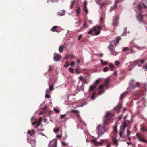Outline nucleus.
I'll list each match as a JSON object with an SVG mask.
<instances>
[{
	"label": "nucleus",
	"instance_id": "6e6d98bb",
	"mask_svg": "<svg viewBox=\"0 0 147 147\" xmlns=\"http://www.w3.org/2000/svg\"><path fill=\"white\" fill-rule=\"evenodd\" d=\"M136 136L139 139H140V136L139 135L138 133H137L136 134Z\"/></svg>",
	"mask_w": 147,
	"mask_h": 147
},
{
	"label": "nucleus",
	"instance_id": "5701e85b",
	"mask_svg": "<svg viewBox=\"0 0 147 147\" xmlns=\"http://www.w3.org/2000/svg\"><path fill=\"white\" fill-rule=\"evenodd\" d=\"M113 142L114 145H115L116 146H118V142L117 141V140L115 139H113Z\"/></svg>",
	"mask_w": 147,
	"mask_h": 147
},
{
	"label": "nucleus",
	"instance_id": "de8ad7c7",
	"mask_svg": "<svg viewBox=\"0 0 147 147\" xmlns=\"http://www.w3.org/2000/svg\"><path fill=\"white\" fill-rule=\"evenodd\" d=\"M54 110L55 112H56L57 113H59V110L57 109L54 108Z\"/></svg>",
	"mask_w": 147,
	"mask_h": 147
},
{
	"label": "nucleus",
	"instance_id": "f8f14e48",
	"mask_svg": "<svg viewBox=\"0 0 147 147\" xmlns=\"http://www.w3.org/2000/svg\"><path fill=\"white\" fill-rule=\"evenodd\" d=\"M121 107V105H118L117 107L115 108V110L116 111L119 113L120 112V109Z\"/></svg>",
	"mask_w": 147,
	"mask_h": 147
},
{
	"label": "nucleus",
	"instance_id": "1a4fd4ad",
	"mask_svg": "<svg viewBox=\"0 0 147 147\" xmlns=\"http://www.w3.org/2000/svg\"><path fill=\"white\" fill-rule=\"evenodd\" d=\"M61 56L57 53L54 54V60L55 61H58L61 59Z\"/></svg>",
	"mask_w": 147,
	"mask_h": 147
},
{
	"label": "nucleus",
	"instance_id": "e2e57ef3",
	"mask_svg": "<svg viewBox=\"0 0 147 147\" xmlns=\"http://www.w3.org/2000/svg\"><path fill=\"white\" fill-rule=\"evenodd\" d=\"M121 0H117L115 3H116V4L117 5V3H119L120 2H121Z\"/></svg>",
	"mask_w": 147,
	"mask_h": 147
},
{
	"label": "nucleus",
	"instance_id": "5fc2aeb1",
	"mask_svg": "<svg viewBox=\"0 0 147 147\" xmlns=\"http://www.w3.org/2000/svg\"><path fill=\"white\" fill-rule=\"evenodd\" d=\"M66 115V114H65L64 115H62L61 116V118H63L65 117Z\"/></svg>",
	"mask_w": 147,
	"mask_h": 147
},
{
	"label": "nucleus",
	"instance_id": "49530a36",
	"mask_svg": "<svg viewBox=\"0 0 147 147\" xmlns=\"http://www.w3.org/2000/svg\"><path fill=\"white\" fill-rule=\"evenodd\" d=\"M62 142V144L64 146H67V143L64 142Z\"/></svg>",
	"mask_w": 147,
	"mask_h": 147
},
{
	"label": "nucleus",
	"instance_id": "473e14b6",
	"mask_svg": "<svg viewBox=\"0 0 147 147\" xmlns=\"http://www.w3.org/2000/svg\"><path fill=\"white\" fill-rule=\"evenodd\" d=\"M137 8L139 10H141L142 9V7L141 4H139L137 5Z\"/></svg>",
	"mask_w": 147,
	"mask_h": 147
},
{
	"label": "nucleus",
	"instance_id": "393cba45",
	"mask_svg": "<svg viewBox=\"0 0 147 147\" xmlns=\"http://www.w3.org/2000/svg\"><path fill=\"white\" fill-rule=\"evenodd\" d=\"M124 133V132L123 133V130H122V131H120V133H119V136L121 138H125V136L124 135H123V134Z\"/></svg>",
	"mask_w": 147,
	"mask_h": 147
},
{
	"label": "nucleus",
	"instance_id": "9b49d317",
	"mask_svg": "<svg viewBox=\"0 0 147 147\" xmlns=\"http://www.w3.org/2000/svg\"><path fill=\"white\" fill-rule=\"evenodd\" d=\"M34 133V130L28 131L27 133L28 135V137L29 136H33Z\"/></svg>",
	"mask_w": 147,
	"mask_h": 147
},
{
	"label": "nucleus",
	"instance_id": "774afa93",
	"mask_svg": "<svg viewBox=\"0 0 147 147\" xmlns=\"http://www.w3.org/2000/svg\"><path fill=\"white\" fill-rule=\"evenodd\" d=\"M49 89H47L46 91V93L47 94H48L50 92Z\"/></svg>",
	"mask_w": 147,
	"mask_h": 147
},
{
	"label": "nucleus",
	"instance_id": "bf43d9fd",
	"mask_svg": "<svg viewBox=\"0 0 147 147\" xmlns=\"http://www.w3.org/2000/svg\"><path fill=\"white\" fill-rule=\"evenodd\" d=\"M45 97L46 98H50V96L48 94H46L45 95Z\"/></svg>",
	"mask_w": 147,
	"mask_h": 147
},
{
	"label": "nucleus",
	"instance_id": "c03bdc74",
	"mask_svg": "<svg viewBox=\"0 0 147 147\" xmlns=\"http://www.w3.org/2000/svg\"><path fill=\"white\" fill-rule=\"evenodd\" d=\"M84 9L85 11V12L86 13V14L88 13V9H87V8L86 7H84Z\"/></svg>",
	"mask_w": 147,
	"mask_h": 147
},
{
	"label": "nucleus",
	"instance_id": "58836bf2",
	"mask_svg": "<svg viewBox=\"0 0 147 147\" xmlns=\"http://www.w3.org/2000/svg\"><path fill=\"white\" fill-rule=\"evenodd\" d=\"M139 140L140 141L147 143V140H145L144 138H140V139H139Z\"/></svg>",
	"mask_w": 147,
	"mask_h": 147
},
{
	"label": "nucleus",
	"instance_id": "864d4df0",
	"mask_svg": "<svg viewBox=\"0 0 147 147\" xmlns=\"http://www.w3.org/2000/svg\"><path fill=\"white\" fill-rule=\"evenodd\" d=\"M129 50V49L127 47H124L123 48V50L124 51H125L127 50Z\"/></svg>",
	"mask_w": 147,
	"mask_h": 147
},
{
	"label": "nucleus",
	"instance_id": "bb28decb",
	"mask_svg": "<svg viewBox=\"0 0 147 147\" xmlns=\"http://www.w3.org/2000/svg\"><path fill=\"white\" fill-rule=\"evenodd\" d=\"M77 13L78 14V16H79V14L80 13V7H78L76 10Z\"/></svg>",
	"mask_w": 147,
	"mask_h": 147
},
{
	"label": "nucleus",
	"instance_id": "c756f323",
	"mask_svg": "<svg viewBox=\"0 0 147 147\" xmlns=\"http://www.w3.org/2000/svg\"><path fill=\"white\" fill-rule=\"evenodd\" d=\"M147 129L145 127L142 126V127L141 128V131H147Z\"/></svg>",
	"mask_w": 147,
	"mask_h": 147
},
{
	"label": "nucleus",
	"instance_id": "603ef678",
	"mask_svg": "<svg viewBox=\"0 0 147 147\" xmlns=\"http://www.w3.org/2000/svg\"><path fill=\"white\" fill-rule=\"evenodd\" d=\"M130 134V132L129 129H127V136H129Z\"/></svg>",
	"mask_w": 147,
	"mask_h": 147
},
{
	"label": "nucleus",
	"instance_id": "e433bc0d",
	"mask_svg": "<svg viewBox=\"0 0 147 147\" xmlns=\"http://www.w3.org/2000/svg\"><path fill=\"white\" fill-rule=\"evenodd\" d=\"M68 69L69 72H71L72 74L74 73V69H73L71 68H69Z\"/></svg>",
	"mask_w": 147,
	"mask_h": 147
},
{
	"label": "nucleus",
	"instance_id": "a878e982",
	"mask_svg": "<svg viewBox=\"0 0 147 147\" xmlns=\"http://www.w3.org/2000/svg\"><path fill=\"white\" fill-rule=\"evenodd\" d=\"M142 68L144 69V71H147V64H146L142 67Z\"/></svg>",
	"mask_w": 147,
	"mask_h": 147
},
{
	"label": "nucleus",
	"instance_id": "2eb2a0df",
	"mask_svg": "<svg viewBox=\"0 0 147 147\" xmlns=\"http://www.w3.org/2000/svg\"><path fill=\"white\" fill-rule=\"evenodd\" d=\"M58 26H55L53 27L51 29V30L53 32H59V31L56 30V29L58 28Z\"/></svg>",
	"mask_w": 147,
	"mask_h": 147
},
{
	"label": "nucleus",
	"instance_id": "72a5a7b5",
	"mask_svg": "<svg viewBox=\"0 0 147 147\" xmlns=\"http://www.w3.org/2000/svg\"><path fill=\"white\" fill-rule=\"evenodd\" d=\"M108 48L110 51H111L112 50L114 49L113 46L112 45H110L109 47Z\"/></svg>",
	"mask_w": 147,
	"mask_h": 147
},
{
	"label": "nucleus",
	"instance_id": "c9c22d12",
	"mask_svg": "<svg viewBox=\"0 0 147 147\" xmlns=\"http://www.w3.org/2000/svg\"><path fill=\"white\" fill-rule=\"evenodd\" d=\"M69 65V64L68 62V61H66L64 65V66L65 67H67Z\"/></svg>",
	"mask_w": 147,
	"mask_h": 147
},
{
	"label": "nucleus",
	"instance_id": "9d476101",
	"mask_svg": "<svg viewBox=\"0 0 147 147\" xmlns=\"http://www.w3.org/2000/svg\"><path fill=\"white\" fill-rule=\"evenodd\" d=\"M119 19V16L116 17L115 19L113 21V24L114 26H116L118 23V20Z\"/></svg>",
	"mask_w": 147,
	"mask_h": 147
},
{
	"label": "nucleus",
	"instance_id": "09e8293b",
	"mask_svg": "<svg viewBox=\"0 0 147 147\" xmlns=\"http://www.w3.org/2000/svg\"><path fill=\"white\" fill-rule=\"evenodd\" d=\"M30 140H29V138H28L27 139L28 142L30 143V144H31L32 142H34V141L33 140V139L30 142Z\"/></svg>",
	"mask_w": 147,
	"mask_h": 147
},
{
	"label": "nucleus",
	"instance_id": "4be33fe9",
	"mask_svg": "<svg viewBox=\"0 0 147 147\" xmlns=\"http://www.w3.org/2000/svg\"><path fill=\"white\" fill-rule=\"evenodd\" d=\"M64 48V47L63 46H60L59 49V51L61 53H62Z\"/></svg>",
	"mask_w": 147,
	"mask_h": 147
},
{
	"label": "nucleus",
	"instance_id": "423d86ee",
	"mask_svg": "<svg viewBox=\"0 0 147 147\" xmlns=\"http://www.w3.org/2000/svg\"><path fill=\"white\" fill-rule=\"evenodd\" d=\"M57 141L56 140H53L50 141L48 147H57Z\"/></svg>",
	"mask_w": 147,
	"mask_h": 147
},
{
	"label": "nucleus",
	"instance_id": "2f4dec72",
	"mask_svg": "<svg viewBox=\"0 0 147 147\" xmlns=\"http://www.w3.org/2000/svg\"><path fill=\"white\" fill-rule=\"evenodd\" d=\"M102 64L104 65H106L107 63V61H105V62H103V60L102 59L100 60Z\"/></svg>",
	"mask_w": 147,
	"mask_h": 147
},
{
	"label": "nucleus",
	"instance_id": "ea45409f",
	"mask_svg": "<svg viewBox=\"0 0 147 147\" xmlns=\"http://www.w3.org/2000/svg\"><path fill=\"white\" fill-rule=\"evenodd\" d=\"M53 68L52 66L50 65L49 66V69H48V71H50L53 70Z\"/></svg>",
	"mask_w": 147,
	"mask_h": 147
},
{
	"label": "nucleus",
	"instance_id": "7ed1b4c3",
	"mask_svg": "<svg viewBox=\"0 0 147 147\" xmlns=\"http://www.w3.org/2000/svg\"><path fill=\"white\" fill-rule=\"evenodd\" d=\"M97 128L98 131L99 133L101 135L103 134L104 133L107 131L104 125H97Z\"/></svg>",
	"mask_w": 147,
	"mask_h": 147
},
{
	"label": "nucleus",
	"instance_id": "412c9836",
	"mask_svg": "<svg viewBox=\"0 0 147 147\" xmlns=\"http://www.w3.org/2000/svg\"><path fill=\"white\" fill-rule=\"evenodd\" d=\"M49 89L50 90L52 91L53 89V87L54 86V84H52L51 85H50L49 83Z\"/></svg>",
	"mask_w": 147,
	"mask_h": 147
},
{
	"label": "nucleus",
	"instance_id": "cd10ccee",
	"mask_svg": "<svg viewBox=\"0 0 147 147\" xmlns=\"http://www.w3.org/2000/svg\"><path fill=\"white\" fill-rule=\"evenodd\" d=\"M75 2V0L73 1H71V4L70 6V8L71 9H72L73 8V6L74 5V4Z\"/></svg>",
	"mask_w": 147,
	"mask_h": 147
},
{
	"label": "nucleus",
	"instance_id": "0e129e2a",
	"mask_svg": "<svg viewBox=\"0 0 147 147\" xmlns=\"http://www.w3.org/2000/svg\"><path fill=\"white\" fill-rule=\"evenodd\" d=\"M36 125L35 126V127L36 128L38 127V126H39L40 125V124H39V123H36Z\"/></svg>",
	"mask_w": 147,
	"mask_h": 147
},
{
	"label": "nucleus",
	"instance_id": "7c9ffc66",
	"mask_svg": "<svg viewBox=\"0 0 147 147\" xmlns=\"http://www.w3.org/2000/svg\"><path fill=\"white\" fill-rule=\"evenodd\" d=\"M60 129L59 128H57L55 129H54L53 131L56 133H57V132L59 131Z\"/></svg>",
	"mask_w": 147,
	"mask_h": 147
},
{
	"label": "nucleus",
	"instance_id": "6ab92c4d",
	"mask_svg": "<svg viewBox=\"0 0 147 147\" xmlns=\"http://www.w3.org/2000/svg\"><path fill=\"white\" fill-rule=\"evenodd\" d=\"M87 27V25H86V22H84V24L83 26V27L82 28H81L80 30H79V31H80L86 28Z\"/></svg>",
	"mask_w": 147,
	"mask_h": 147
},
{
	"label": "nucleus",
	"instance_id": "dca6fc26",
	"mask_svg": "<svg viewBox=\"0 0 147 147\" xmlns=\"http://www.w3.org/2000/svg\"><path fill=\"white\" fill-rule=\"evenodd\" d=\"M143 18V15L141 14H139L137 16V19L140 22L142 21Z\"/></svg>",
	"mask_w": 147,
	"mask_h": 147
},
{
	"label": "nucleus",
	"instance_id": "3c124183",
	"mask_svg": "<svg viewBox=\"0 0 147 147\" xmlns=\"http://www.w3.org/2000/svg\"><path fill=\"white\" fill-rule=\"evenodd\" d=\"M110 51V52L112 54H113L115 52V51L114 49H113L111 51Z\"/></svg>",
	"mask_w": 147,
	"mask_h": 147
},
{
	"label": "nucleus",
	"instance_id": "c85d7f7f",
	"mask_svg": "<svg viewBox=\"0 0 147 147\" xmlns=\"http://www.w3.org/2000/svg\"><path fill=\"white\" fill-rule=\"evenodd\" d=\"M41 121H42V118L41 117H40L39 118L38 120L36 121V122L37 123H39V124H40Z\"/></svg>",
	"mask_w": 147,
	"mask_h": 147
},
{
	"label": "nucleus",
	"instance_id": "8fccbe9b",
	"mask_svg": "<svg viewBox=\"0 0 147 147\" xmlns=\"http://www.w3.org/2000/svg\"><path fill=\"white\" fill-rule=\"evenodd\" d=\"M140 62L141 63L143 64L144 63L145 61L143 59H142L140 60Z\"/></svg>",
	"mask_w": 147,
	"mask_h": 147
},
{
	"label": "nucleus",
	"instance_id": "f3484780",
	"mask_svg": "<svg viewBox=\"0 0 147 147\" xmlns=\"http://www.w3.org/2000/svg\"><path fill=\"white\" fill-rule=\"evenodd\" d=\"M128 94V92H124L123 94H122L120 96V99L122 100L123 98H124L125 96L127 95Z\"/></svg>",
	"mask_w": 147,
	"mask_h": 147
},
{
	"label": "nucleus",
	"instance_id": "4468645a",
	"mask_svg": "<svg viewBox=\"0 0 147 147\" xmlns=\"http://www.w3.org/2000/svg\"><path fill=\"white\" fill-rule=\"evenodd\" d=\"M121 39L120 37H118V38L116 39V41L114 40L112 41L111 42V44H115V43H116V44L118 43L119 41Z\"/></svg>",
	"mask_w": 147,
	"mask_h": 147
},
{
	"label": "nucleus",
	"instance_id": "aec40b11",
	"mask_svg": "<svg viewBox=\"0 0 147 147\" xmlns=\"http://www.w3.org/2000/svg\"><path fill=\"white\" fill-rule=\"evenodd\" d=\"M117 6V5L116 4V3H115L114 6L111 7L110 10L111 11L115 9L116 8Z\"/></svg>",
	"mask_w": 147,
	"mask_h": 147
},
{
	"label": "nucleus",
	"instance_id": "ddd939ff",
	"mask_svg": "<svg viewBox=\"0 0 147 147\" xmlns=\"http://www.w3.org/2000/svg\"><path fill=\"white\" fill-rule=\"evenodd\" d=\"M127 123L125 122L124 123L123 125L121 126V129L123 130V133L124 132L126 127L127 126Z\"/></svg>",
	"mask_w": 147,
	"mask_h": 147
},
{
	"label": "nucleus",
	"instance_id": "6e6552de",
	"mask_svg": "<svg viewBox=\"0 0 147 147\" xmlns=\"http://www.w3.org/2000/svg\"><path fill=\"white\" fill-rule=\"evenodd\" d=\"M79 79L84 84H87L88 82L87 81L86 79L85 78H83L80 75V76L79 77Z\"/></svg>",
	"mask_w": 147,
	"mask_h": 147
},
{
	"label": "nucleus",
	"instance_id": "79ce46f5",
	"mask_svg": "<svg viewBox=\"0 0 147 147\" xmlns=\"http://www.w3.org/2000/svg\"><path fill=\"white\" fill-rule=\"evenodd\" d=\"M100 22L102 23V24H103V23L104 22V21H103V17H101L100 18Z\"/></svg>",
	"mask_w": 147,
	"mask_h": 147
},
{
	"label": "nucleus",
	"instance_id": "a19ab883",
	"mask_svg": "<svg viewBox=\"0 0 147 147\" xmlns=\"http://www.w3.org/2000/svg\"><path fill=\"white\" fill-rule=\"evenodd\" d=\"M87 4V2L86 1H84V2L83 3V5L84 6V7H86Z\"/></svg>",
	"mask_w": 147,
	"mask_h": 147
},
{
	"label": "nucleus",
	"instance_id": "f257e3e1",
	"mask_svg": "<svg viewBox=\"0 0 147 147\" xmlns=\"http://www.w3.org/2000/svg\"><path fill=\"white\" fill-rule=\"evenodd\" d=\"M114 116V115L113 113L110 112H107L104 117V125H107L110 122H112L113 121L112 117Z\"/></svg>",
	"mask_w": 147,
	"mask_h": 147
},
{
	"label": "nucleus",
	"instance_id": "4c0bfd02",
	"mask_svg": "<svg viewBox=\"0 0 147 147\" xmlns=\"http://www.w3.org/2000/svg\"><path fill=\"white\" fill-rule=\"evenodd\" d=\"M110 80L109 79H106L105 81V84L106 85H107L109 82Z\"/></svg>",
	"mask_w": 147,
	"mask_h": 147
},
{
	"label": "nucleus",
	"instance_id": "680f3d73",
	"mask_svg": "<svg viewBox=\"0 0 147 147\" xmlns=\"http://www.w3.org/2000/svg\"><path fill=\"white\" fill-rule=\"evenodd\" d=\"M82 36V35H80L79 36V37L78 38V40L79 41L80 40V39L81 38Z\"/></svg>",
	"mask_w": 147,
	"mask_h": 147
},
{
	"label": "nucleus",
	"instance_id": "4d7b16f0",
	"mask_svg": "<svg viewBox=\"0 0 147 147\" xmlns=\"http://www.w3.org/2000/svg\"><path fill=\"white\" fill-rule=\"evenodd\" d=\"M104 85L103 84L101 85H100L99 87V89H101L102 88L104 87Z\"/></svg>",
	"mask_w": 147,
	"mask_h": 147
},
{
	"label": "nucleus",
	"instance_id": "20e7f679",
	"mask_svg": "<svg viewBox=\"0 0 147 147\" xmlns=\"http://www.w3.org/2000/svg\"><path fill=\"white\" fill-rule=\"evenodd\" d=\"M100 81V79H97L96 80L93 85L90 86L89 90V92L90 94V93L91 92L93 91L96 88L97 85L99 84Z\"/></svg>",
	"mask_w": 147,
	"mask_h": 147
},
{
	"label": "nucleus",
	"instance_id": "39448f33",
	"mask_svg": "<svg viewBox=\"0 0 147 147\" xmlns=\"http://www.w3.org/2000/svg\"><path fill=\"white\" fill-rule=\"evenodd\" d=\"M131 87L134 89L136 87H138L140 86V84L138 82H135L133 80H131L129 83Z\"/></svg>",
	"mask_w": 147,
	"mask_h": 147
},
{
	"label": "nucleus",
	"instance_id": "a211bd4d",
	"mask_svg": "<svg viewBox=\"0 0 147 147\" xmlns=\"http://www.w3.org/2000/svg\"><path fill=\"white\" fill-rule=\"evenodd\" d=\"M109 67L111 71L113 70L115 68L114 65L112 63H111L109 64Z\"/></svg>",
	"mask_w": 147,
	"mask_h": 147
},
{
	"label": "nucleus",
	"instance_id": "052dcab7",
	"mask_svg": "<svg viewBox=\"0 0 147 147\" xmlns=\"http://www.w3.org/2000/svg\"><path fill=\"white\" fill-rule=\"evenodd\" d=\"M104 92V90H102V91H100L98 93V95H100V94H101L103 93Z\"/></svg>",
	"mask_w": 147,
	"mask_h": 147
},
{
	"label": "nucleus",
	"instance_id": "f03ea898",
	"mask_svg": "<svg viewBox=\"0 0 147 147\" xmlns=\"http://www.w3.org/2000/svg\"><path fill=\"white\" fill-rule=\"evenodd\" d=\"M102 29V27L100 26H98L93 27L92 29L90 30L88 32L89 34H93V32H94V35H97L100 33V30Z\"/></svg>",
	"mask_w": 147,
	"mask_h": 147
},
{
	"label": "nucleus",
	"instance_id": "338daca9",
	"mask_svg": "<svg viewBox=\"0 0 147 147\" xmlns=\"http://www.w3.org/2000/svg\"><path fill=\"white\" fill-rule=\"evenodd\" d=\"M70 57L71 59L75 58V57L72 54H70Z\"/></svg>",
	"mask_w": 147,
	"mask_h": 147
},
{
	"label": "nucleus",
	"instance_id": "37998d69",
	"mask_svg": "<svg viewBox=\"0 0 147 147\" xmlns=\"http://www.w3.org/2000/svg\"><path fill=\"white\" fill-rule=\"evenodd\" d=\"M113 131L115 132L117 131V127L116 126H115L113 128Z\"/></svg>",
	"mask_w": 147,
	"mask_h": 147
},
{
	"label": "nucleus",
	"instance_id": "69168bd1",
	"mask_svg": "<svg viewBox=\"0 0 147 147\" xmlns=\"http://www.w3.org/2000/svg\"><path fill=\"white\" fill-rule=\"evenodd\" d=\"M75 63L74 61H72L71 63V66H73L74 65Z\"/></svg>",
	"mask_w": 147,
	"mask_h": 147
},
{
	"label": "nucleus",
	"instance_id": "13d9d810",
	"mask_svg": "<svg viewBox=\"0 0 147 147\" xmlns=\"http://www.w3.org/2000/svg\"><path fill=\"white\" fill-rule=\"evenodd\" d=\"M120 64V62L118 61H115V65H116L117 66H118Z\"/></svg>",
	"mask_w": 147,
	"mask_h": 147
},
{
	"label": "nucleus",
	"instance_id": "a18cd8bd",
	"mask_svg": "<svg viewBox=\"0 0 147 147\" xmlns=\"http://www.w3.org/2000/svg\"><path fill=\"white\" fill-rule=\"evenodd\" d=\"M80 89L81 90H84V86L83 84H82V85L80 87Z\"/></svg>",
	"mask_w": 147,
	"mask_h": 147
},
{
	"label": "nucleus",
	"instance_id": "b1692460",
	"mask_svg": "<svg viewBox=\"0 0 147 147\" xmlns=\"http://www.w3.org/2000/svg\"><path fill=\"white\" fill-rule=\"evenodd\" d=\"M96 93L94 92L92 93V95L91 97V100H94L95 98V95Z\"/></svg>",
	"mask_w": 147,
	"mask_h": 147
},
{
	"label": "nucleus",
	"instance_id": "f704fd0d",
	"mask_svg": "<svg viewBox=\"0 0 147 147\" xmlns=\"http://www.w3.org/2000/svg\"><path fill=\"white\" fill-rule=\"evenodd\" d=\"M108 70V68L107 67H106L103 69V71L104 72H106Z\"/></svg>",
	"mask_w": 147,
	"mask_h": 147
},
{
	"label": "nucleus",
	"instance_id": "0eeeda50",
	"mask_svg": "<svg viewBox=\"0 0 147 147\" xmlns=\"http://www.w3.org/2000/svg\"><path fill=\"white\" fill-rule=\"evenodd\" d=\"M71 112L72 113H76L77 114V116L78 118V119H79V121L80 122H82V120L81 119L80 116L79 114V112L77 110L73 109L71 110Z\"/></svg>",
	"mask_w": 147,
	"mask_h": 147
}]
</instances>
